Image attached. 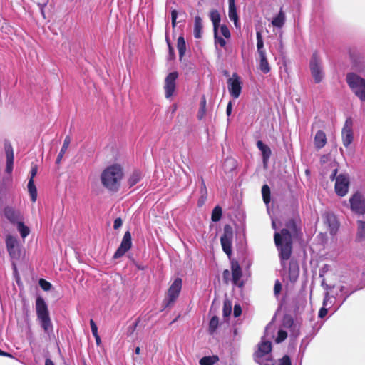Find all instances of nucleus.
<instances>
[{"label":"nucleus","instance_id":"f257e3e1","mask_svg":"<svg viewBox=\"0 0 365 365\" xmlns=\"http://www.w3.org/2000/svg\"><path fill=\"white\" fill-rule=\"evenodd\" d=\"M273 324L269 323L265 328L264 336L258 344L257 350L255 353V361L259 365H273L270 354L272 351L271 339L273 338Z\"/></svg>","mask_w":365,"mask_h":365},{"label":"nucleus","instance_id":"f03ea898","mask_svg":"<svg viewBox=\"0 0 365 365\" xmlns=\"http://www.w3.org/2000/svg\"><path fill=\"white\" fill-rule=\"evenodd\" d=\"M274 242L279 252V257L282 261L289 259L292 249V239L290 232L284 228L281 232H275Z\"/></svg>","mask_w":365,"mask_h":365},{"label":"nucleus","instance_id":"7ed1b4c3","mask_svg":"<svg viewBox=\"0 0 365 365\" xmlns=\"http://www.w3.org/2000/svg\"><path fill=\"white\" fill-rule=\"evenodd\" d=\"M123 177L122 168L118 165L107 168L101 174L103 185L110 190H117Z\"/></svg>","mask_w":365,"mask_h":365},{"label":"nucleus","instance_id":"20e7f679","mask_svg":"<svg viewBox=\"0 0 365 365\" xmlns=\"http://www.w3.org/2000/svg\"><path fill=\"white\" fill-rule=\"evenodd\" d=\"M36 312L37 318L43 331L50 334L53 331V325L49 315L48 305L41 297L36 299Z\"/></svg>","mask_w":365,"mask_h":365},{"label":"nucleus","instance_id":"39448f33","mask_svg":"<svg viewBox=\"0 0 365 365\" xmlns=\"http://www.w3.org/2000/svg\"><path fill=\"white\" fill-rule=\"evenodd\" d=\"M346 81L351 91L362 102L365 101V79L351 72L346 76Z\"/></svg>","mask_w":365,"mask_h":365},{"label":"nucleus","instance_id":"423d86ee","mask_svg":"<svg viewBox=\"0 0 365 365\" xmlns=\"http://www.w3.org/2000/svg\"><path fill=\"white\" fill-rule=\"evenodd\" d=\"M7 252L12 260V264L16 269L15 261H18L21 257V248L19 241L16 236L7 235L5 238Z\"/></svg>","mask_w":365,"mask_h":365},{"label":"nucleus","instance_id":"0eeeda50","mask_svg":"<svg viewBox=\"0 0 365 365\" xmlns=\"http://www.w3.org/2000/svg\"><path fill=\"white\" fill-rule=\"evenodd\" d=\"M337 170L335 169L331 174V179L335 178V192L341 197L345 196L349 190V178L346 174H340L336 176Z\"/></svg>","mask_w":365,"mask_h":365},{"label":"nucleus","instance_id":"6e6552de","mask_svg":"<svg viewBox=\"0 0 365 365\" xmlns=\"http://www.w3.org/2000/svg\"><path fill=\"white\" fill-rule=\"evenodd\" d=\"M182 281L180 278H176L170 286L165 299L164 300L165 307H168L173 304L178 299L182 289Z\"/></svg>","mask_w":365,"mask_h":365},{"label":"nucleus","instance_id":"1a4fd4ad","mask_svg":"<svg viewBox=\"0 0 365 365\" xmlns=\"http://www.w3.org/2000/svg\"><path fill=\"white\" fill-rule=\"evenodd\" d=\"M309 68L314 82L316 83H320L324 78V73L321 60L317 53H313L312 56L309 63Z\"/></svg>","mask_w":365,"mask_h":365},{"label":"nucleus","instance_id":"9d476101","mask_svg":"<svg viewBox=\"0 0 365 365\" xmlns=\"http://www.w3.org/2000/svg\"><path fill=\"white\" fill-rule=\"evenodd\" d=\"M178 77V73L176 71L170 73L165 79V96L166 98H170L175 90L176 80Z\"/></svg>","mask_w":365,"mask_h":365},{"label":"nucleus","instance_id":"9b49d317","mask_svg":"<svg viewBox=\"0 0 365 365\" xmlns=\"http://www.w3.org/2000/svg\"><path fill=\"white\" fill-rule=\"evenodd\" d=\"M353 121L351 118L346 120L344 127L342 128V142L343 145L348 148L353 141Z\"/></svg>","mask_w":365,"mask_h":365},{"label":"nucleus","instance_id":"f8f14e48","mask_svg":"<svg viewBox=\"0 0 365 365\" xmlns=\"http://www.w3.org/2000/svg\"><path fill=\"white\" fill-rule=\"evenodd\" d=\"M3 215L12 224L16 225L24 217L19 210H16L11 206H6L3 210Z\"/></svg>","mask_w":365,"mask_h":365},{"label":"nucleus","instance_id":"ddd939ff","mask_svg":"<svg viewBox=\"0 0 365 365\" xmlns=\"http://www.w3.org/2000/svg\"><path fill=\"white\" fill-rule=\"evenodd\" d=\"M228 90L230 95L234 98H237L242 91V86L240 78L236 73H234L227 81Z\"/></svg>","mask_w":365,"mask_h":365},{"label":"nucleus","instance_id":"4468645a","mask_svg":"<svg viewBox=\"0 0 365 365\" xmlns=\"http://www.w3.org/2000/svg\"><path fill=\"white\" fill-rule=\"evenodd\" d=\"M351 210L358 214L365 213V200L359 193L354 194L349 200Z\"/></svg>","mask_w":365,"mask_h":365},{"label":"nucleus","instance_id":"2eb2a0df","mask_svg":"<svg viewBox=\"0 0 365 365\" xmlns=\"http://www.w3.org/2000/svg\"><path fill=\"white\" fill-rule=\"evenodd\" d=\"M132 245L131 235L129 231L125 232L119 247L115 252L113 257L117 259L123 256L128 251Z\"/></svg>","mask_w":365,"mask_h":365},{"label":"nucleus","instance_id":"dca6fc26","mask_svg":"<svg viewBox=\"0 0 365 365\" xmlns=\"http://www.w3.org/2000/svg\"><path fill=\"white\" fill-rule=\"evenodd\" d=\"M233 234L228 227H225L224 234L220 237L221 245L223 251L230 257L232 255V242Z\"/></svg>","mask_w":365,"mask_h":365},{"label":"nucleus","instance_id":"f3484780","mask_svg":"<svg viewBox=\"0 0 365 365\" xmlns=\"http://www.w3.org/2000/svg\"><path fill=\"white\" fill-rule=\"evenodd\" d=\"M232 283L234 285L242 287L244 284L243 281L240 280L242 277V270L238 264H232Z\"/></svg>","mask_w":365,"mask_h":365},{"label":"nucleus","instance_id":"a211bd4d","mask_svg":"<svg viewBox=\"0 0 365 365\" xmlns=\"http://www.w3.org/2000/svg\"><path fill=\"white\" fill-rule=\"evenodd\" d=\"M284 326L290 329V336L296 338L299 335V326L294 322L292 318H286L284 321Z\"/></svg>","mask_w":365,"mask_h":365},{"label":"nucleus","instance_id":"6ab92c4d","mask_svg":"<svg viewBox=\"0 0 365 365\" xmlns=\"http://www.w3.org/2000/svg\"><path fill=\"white\" fill-rule=\"evenodd\" d=\"M257 147L261 151L262 154L263 163L264 165H266L271 156V150L267 145L264 144L261 140H258L257 142Z\"/></svg>","mask_w":365,"mask_h":365},{"label":"nucleus","instance_id":"aec40b11","mask_svg":"<svg viewBox=\"0 0 365 365\" xmlns=\"http://www.w3.org/2000/svg\"><path fill=\"white\" fill-rule=\"evenodd\" d=\"M6 155V171L8 173H11L13 170V164H14V152L12 147L9 145L5 148Z\"/></svg>","mask_w":365,"mask_h":365},{"label":"nucleus","instance_id":"412c9836","mask_svg":"<svg viewBox=\"0 0 365 365\" xmlns=\"http://www.w3.org/2000/svg\"><path fill=\"white\" fill-rule=\"evenodd\" d=\"M326 143H327V136H326V134L324 133V132H323L322 130L317 131L314 136V146L317 149H321L323 147H324Z\"/></svg>","mask_w":365,"mask_h":365},{"label":"nucleus","instance_id":"4be33fe9","mask_svg":"<svg viewBox=\"0 0 365 365\" xmlns=\"http://www.w3.org/2000/svg\"><path fill=\"white\" fill-rule=\"evenodd\" d=\"M229 3V11L228 16L231 21H232L235 25L237 26L238 23V16L237 14V9L235 4V0H228Z\"/></svg>","mask_w":365,"mask_h":365},{"label":"nucleus","instance_id":"5701e85b","mask_svg":"<svg viewBox=\"0 0 365 365\" xmlns=\"http://www.w3.org/2000/svg\"><path fill=\"white\" fill-rule=\"evenodd\" d=\"M202 30V20L200 16H195V22H194V36L196 38H201Z\"/></svg>","mask_w":365,"mask_h":365},{"label":"nucleus","instance_id":"b1692460","mask_svg":"<svg viewBox=\"0 0 365 365\" xmlns=\"http://www.w3.org/2000/svg\"><path fill=\"white\" fill-rule=\"evenodd\" d=\"M285 14L284 11L281 9L277 16L273 18L272 21V24L277 28H282L285 22Z\"/></svg>","mask_w":365,"mask_h":365},{"label":"nucleus","instance_id":"393cba45","mask_svg":"<svg viewBox=\"0 0 365 365\" xmlns=\"http://www.w3.org/2000/svg\"><path fill=\"white\" fill-rule=\"evenodd\" d=\"M210 18L213 24L214 33H216L221 20L220 15L217 10H212L210 13Z\"/></svg>","mask_w":365,"mask_h":365},{"label":"nucleus","instance_id":"a878e982","mask_svg":"<svg viewBox=\"0 0 365 365\" xmlns=\"http://www.w3.org/2000/svg\"><path fill=\"white\" fill-rule=\"evenodd\" d=\"M260 61L259 68L263 73H268L270 71V66L267 59L266 53L259 55Z\"/></svg>","mask_w":365,"mask_h":365},{"label":"nucleus","instance_id":"bb28decb","mask_svg":"<svg viewBox=\"0 0 365 365\" xmlns=\"http://www.w3.org/2000/svg\"><path fill=\"white\" fill-rule=\"evenodd\" d=\"M356 240L357 242L365 241V221H358V229Z\"/></svg>","mask_w":365,"mask_h":365},{"label":"nucleus","instance_id":"cd10ccee","mask_svg":"<svg viewBox=\"0 0 365 365\" xmlns=\"http://www.w3.org/2000/svg\"><path fill=\"white\" fill-rule=\"evenodd\" d=\"M70 143H71V138L69 136H66L64 139V141H63V145L61 147V149L58 155V157L56 158V164H59L63 158V155L65 154V153L66 152L69 145H70Z\"/></svg>","mask_w":365,"mask_h":365},{"label":"nucleus","instance_id":"c85d7f7f","mask_svg":"<svg viewBox=\"0 0 365 365\" xmlns=\"http://www.w3.org/2000/svg\"><path fill=\"white\" fill-rule=\"evenodd\" d=\"M27 188L31 197V200L33 202H35L37 200V189L34 185V180H29Z\"/></svg>","mask_w":365,"mask_h":365},{"label":"nucleus","instance_id":"c756f323","mask_svg":"<svg viewBox=\"0 0 365 365\" xmlns=\"http://www.w3.org/2000/svg\"><path fill=\"white\" fill-rule=\"evenodd\" d=\"M142 173L140 170H135L128 178V185L130 187L135 185L141 179Z\"/></svg>","mask_w":365,"mask_h":365},{"label":"nucleus","instance_id":"7c9ffc66","mask_svg":"<svg viewBox=\"0 0 365 365\" xmlns=\"http://www.w3.org/2000/svg\"><path fill=\"white\" fill-rule=\"evenodd\" d=\"M177 48L179 53V57L181 59L186 51L185 41L183 36H179L177 42Z\"/></svg>","mask_w":365,"mask_h":365},{"label":"nucleus","instance_id":"2f4dec72","mask_svg":"<svg viewBox=\"0 0 365 365\" xmlns=\"http://www.w3.org/2000/svg\"><path fill=\"white\" fill-rule=\"evenodd\" d=\"M219 358L217 356H204L200 360V365H214L217 361H218Z\"/></svg>","mask_w":365,"mask_h":365},{"label":"nucleus","instance_id":"473e14b6","mask_svg":"<svg viewBox=\"0 0 365 365\" xmlns=\"http://www.w3.org/2000/svg\"><path fill=\"white\" fill-rule=\"evenodd\" d=\"M16 226L17 230L23 239L26 238L29 235L30 230L27 226L24 225L23 220L16 224Z\"/></svg>","mask_w":365,"mask_h":365},{"label":"nucleus","instance_id":"72a5a7b5","mask_svg":"<svg viewBox=\"0 0 365 365\" xmlns=\"http://www.w3.org/2000/svg\"><path fill=\"white\" fill-rule=\"evenodd\" d=\"M299 269L297 264H290L289 269V276L292 281H295L299 276Z\"/></svg>","mask_w":365,"mask_h":365},{"label":"nucleus","instance_id":"f704fd0d","mask_svg":"<svg viewBox=\"0 0 365 365\" xmlns=\"http://www.w3.org/2000/svg\"><path fill=\"white\" fill-rule=\"evenodd\" d=\"M257 36V48L259 55H262V53H266L264 49V42L262 39V36L260 31H257L256 34Z\"/></svg>","mask_w":365,"mask_h":365},{"label":"nucleus","instance_id":"c9c22d12","mask_svg":"<svg viewBox=\"0 0 365 365\" xmlns=\"http://www.w3.org/2000/svg\"><path fill=\"white\" fill-rule=\"evenodd\" d=\"M219 324V319L218 317L216 316L212 317L209 322V328L208 331L210 334H213Z\"/></svg>","mask_w":365,"mask_h":365},{"label":"nucleus","instance_id":"e433bc0d","mask_svg":"<svg viewBox=\"0 0 365 365\" xmlns=\"http://www.w3.org/2000/svg\"><path fill=\"white\" fill-rule=\"evenodd\" d=\"M262 195L263 201L266 205L270 202V189L267 185H264L262 187Z\"/></svg>","mask_w":365,"mask_h":365},{"label":"nucleus","instance_id":"4c0bfd02","mask_svg":"<svg viewBox=\"0 0 365 365\" xmlns=\"http://www.w3.org/2000/svg\"><path fill=\"white\" fill-rule=\"evenodd\" d=\"M222 214V208L220 206H216L212 212V220L213 222H218Z\"/></svg>","mask_w":365,"mask_h":365},{"label":"nucleus","instance_id":"58836bf2","mask_svg":"<svg viewBox=\"0 0 365 365\" xmlns=\"http://www.w3.org/2000/svg\"><path fill=\"white\" fill-rule=\"evenodd\" d=\"M329 297L328 295V294H326L325 297H324V301H323V307H322L319 311V317L320 318H323L324 317H325L327 314V309L325 308L326 306H327L328 304V301L329 300Z\"/></svg>","mask_w":365,"mask_h":365},{"label":"nucleus","instance_id":"ea45409f","mask_svg":"<svg viewBox=\"0 0 365 365\" xmlns=\"http://www.w3.org/2000/svg\"><path fill=\"white\" fill-rule=\"evenodd\" d=\"M38 283L39 286L44 291H49L52 287V284L44 279H41Z\"/></svg>","mask_w":365,"mask_h":365},{"label":"nucleus","instance_id":"a19ab883","mask_svg":"<svg viewBox=\"0 0 365 365\" xmlns=\"http://www.w3.org/2000/svg\"><path fill=\"white\" fill-rule=\"evenodd\" d=\"M287 337V331L284 330H282V329H279L278 331L277 336L275 339V341L277 343H280V342L283 341L284 340H285Z\"/></svg>","mask_w":365,"mask_h":365},{"label":"nucleus","instance_id":"79ce46f5","mask_svg":"<svg viewBox=\"0 0 365 365\" xmlns=\"http://www.w3.org/2000/svg\"><path fill=\"white\" fill-rule=\"evenodd\" d=\"M214 34L215 43L219 44L221 47H225L226 45V41L222 37L218 36L217 31H216V33H214Z\"/></svg>","mask_w":365,"mask_h":365},{"label":"nucleus","instance_id":"37998d69","mask_svg":"<svg viewBox=\"0 0 365 365\" xmlns=\"http://www.w3.org/2000/svg\"><path fill=\"white\" fill-rule=\"evenodd\" d=\"M220 32L225 38H229L230 37V30L226 25H222L220 26Z\"/></svg>","mask_w":365,"mask_h":365},{"label":"nucleus","instance_id":"c03bdc74","mask_svg":"<svg viewBox=\"0 0 365 365\" xmlns=\"http://www.w3.org/2000/svg\"><path fill=\"white\" fill-rule=\"evenodd\" d=\"M282 290V284L279 280H277L274 287V294L275 297H278Z\"/></svg>","mask_w":365,"mask_h":365},{"label":"nucleus","instance_id":"a18cd8bd","mask_svg":"<svg viewBox=\"0 0 365 365\" xmlns=\"http://www.w3.org/2000/svg\"><path fill=\"white\" fill-rule=\"evenodd\" d=\"M356 289H354L351 292H348L347 291V289L346 288V287L344 286H341V288H340V291L341 292L344 293L345 294V297H344V301H346V299L351 294H353Z\"/></svg>","mask_w":365,"mask_h":365},{"label":"nucleus","instance_id":"49530a36","mask_svg":"<svg viewBox=\"0 0 365 365\" xmlns=\"http://www.w3.org/2000/svg\"><path fill=\"white\" fill-rule=\"evenodd\" d=\"M279 365H291V360L289 356L285 355L279 361Z\"/></svg>","mask_w":365,"mask_h":365},{"label":"nucleus","instance_id":"de8ad7c7","mask_svg":"<svg viewBox=\"0 0 365 365\" xmlns=\"http://www.w3.org/2000/svg\"><path fill=\"white\" fill-rule=\"evenodd\" d=\"M231 313V304L225 302L223 307V314L225 317L229 316Z\"/></svg>","mask_w":365,"mask_h":365},{"label":"nucleus","instance_id":"09e8293b","mask_svg":"<svg viewBox=\"0 0 365 365\" xmlns=\"http://www.w3.org/2000/svg\"><path fill=\"white\" fill-rule=\"evenodd\" d=\"M242 313L241 307L239 304H235L233 310V315L235 317H238Z\"/></svg>","mask_w":365,"mask_h":365},{"label":"nucleus","instance_id":"8fccbe9b","mask_svg":"<svg viewBox=\"0 0 365 365\" xmlns=\"http://www.w3.org/2000/svg\"><path fill=\"white\" fill-rule=\"evenodd\" d=\"M38 171V168L36 165H33L31 166V169L30 171V178L29 180H34V178L36 175Z\"/></svg>","mask_w":365,"mask_h":365},{"label":"nucleus","instance_id":"3c124183","mask_svg":"<svg viewBox=\"0 0 365 365\" xmlns=\"http://www.w3.org/2000/svg\"><path fill=\"white\" fill-rule=\"evenodd\" d=\"M122 225H123V221H122L121 218L118 217L114 220L113 228L115 230H118L122 226Z\"/></svg>","mask_w":365,"mask_h":365},{"label":"nucleus","instance_id":"603ef678","mask_svg":"<svg viewBox=\"0 0 365 365\" xmlns=\"http://www.w3.org/2000/svg\"><path fill=\"white\" fill-rule=\"evenodd\" d=\"M177 17H178L177 11L173 10L171 12V19H172V24H173V27L175 26Z\"/></svg>","mask_w":365,"mask_h":365},{"label":"nucleus","instance_id":"864d4df0","mask_svg":"<svg viewBox=\"0 0 365 365\" xmlns=\"http://www.w3.org/2000/svg\"><path fill=\"white\" fill-rule=\"evenodd\" d=\"M205 113H206V108H199V111H198V114H197V117L200 120L204 118V116L205 115Z\"/></svg>","mask_w":365,"mask_h":365},{"label":"nucleus","instance_id":"5fc2aeb1","mask_svg":"<svg viewBox=\"0 0 365 365\" xmlns=\"http://www.w3.org/2000/svg\"><path fill=\"white\" fill-rule=\"evenodd\" d=\"M91 331L93 335V336L96 338V339H99V336L98 334V327L97 326L94 327H91Z\"/></svg>","mask_w":365,"mask_h":365},{"label":"nucleus","instance_id":"6e6d98bb","mask_svg":"<svg viewBox=\"0 0 365 365\" xmlns=\"http://www.w3.org/2000/svg\"><path fill=\"white\" fill-rule=\"evenodd\" d=\"M287 227L292 229L293 231H295V230H296V226H295L294 222L293 220L289 221L287 225Z\"/></svg>","mask_w":365,"mask_h":365},{"label":"nucleus","instance_id":"4d7b16f0","mask_svg":"<svg viewBox=\"0 0 365 365\" xmlns=\"http://www.w3.org/2000/svg\"><path fill=\"white\" fill-rule=\"evenodd\" d=\"M200 108H206V98L204 96L201 98Z\"/></svg>","mask_w":365,"mask_h":365},{"label":"nucleus","instance_id":"13d9d810","mask_svg":"<svg viewBox=\"0 0 365 365\" xmlns=\"http://www.w3.org/2000/svg\"><path fill=\"white\" fill-rule=\"evenodd\" d=\"M231 113H232V103H231V102H229L227 104V106L226 113L229 116L231 115Z\"/></svg>","mask_w":365,"mask_h":365},{"label":"nucleus","instance_id":"bf43d9fd","mask_svg":"<svg viewBox=\"0 0 365 365\" xmlns=\"http://www.w3.org/2000/svg\"><path fill=\"white\" fill-rule=\"evenodd\" d=\"M45 365H55L53 361L50 359H46L45 361Z\"/></svg>","mask_w":365,"mask_h":365},{"label":"nucleus","instance_id":"052dcab7","mask_svg":"<svg viewBox=\"0 0 365 365\" xmlns=\"http://www.w3.org/2000/svg\"><path fill=\"white\" fill-rule=\"evenodd\" d=\"M0 356L11 357V355L10 354L4 352V351H1V349H0Z\"/></svg>","mask_w":365,"mask_h":365},{"label":"nucleus","instance_id":"680f3d73","mask_svg":"<svg viewBox=\"0 0 365 365\" xmlns=\"http://www.w3.org/2000/svg\"><path fill=\"white\" fill-rule=\"evenodd\" d=\"M44 6H46V4L40 5L41 13V14L43 15V17H45V14H44V10H43Z\"/></svg>","mask_w":365,"mask_h":365},{"label":"nucleus","instance_id":"e2e57ef3","mask_svg":"<svg viewBox=\"0 0 365 365\" xmlns=\"http://www.w3.org/2000/svg\"><path fill=\"white\" fill-rule=\"evenodd\" d=\"M230 275V272L228 270H225L224 272H223V277L224 278H226L227 276H229Z\"/></svg>","mask_w":365,"mask_h":365},{"label":"nucleus","instance_id":"0e129e2a","mask_svg":"<svg viewBox=\"0 0 365 365\" xmlns=\"http://www.w3.org/2000/svg\"><path fill=\"white\" fill-rule=\"evenodd\" d=\"M204 190L205 192H206V187H205V184L203 181V180H202V191Z\"/></svg>","mask_w":365,"mask_h":365},{"label":"nucleus","instance_id":"69168bd1","mask_svg":"<svg viewBox=\"0 0 365 365\" xmlns=\"http://www.w3.org/2000/svg\"><path fill=\"white\" fill-rule=\"evenodd\" d=\"M90 325H91V328L96 326V324H95V322L93 319L90 320Z\"/></svg>","mask_w":365,"mask_h":365},{"label":"nucleus","instance_id":"338daca9","mask_svg":"<svg viewBox=\"0 0 365 365\" xmlns=\"http://www.w3.org/2000/svg\"><path fill=\"white\" fill-rule=\"evenodd\" d=\"M135 353L136 354H140V347H136V348H135Z\"/></svg>","mask_w":365,"mask_h":365},{"label":"nucleus","instance_id":"774afa93","mask_svg":"<svg viewBox=\"0 0 365 365\" xmlns=\"http://www.w3.org/2000/svg\"><path fill=\"white\" fill-rule=\"evenodd\" d=\"M96 340L97 344H98L99 341H100V339H96Z\"/></svg>","mask_w":365,"mask_h":365}]
</instances>
